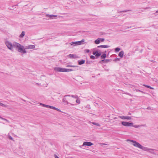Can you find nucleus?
<instances>
[{
	"label": "nucleus",
	"instance_id": "1",
	"mask_svg": "<svg viewBox=\"0 0 158 158\" xmlns=\"http://www.w3.org/2000/svg\"><path fill=\"white\" fill-rule=\"evenodd\" d=\"M6 45L7 48L10 50L13 51L14 50V48H15L16 50L19 52L26 53L27 51L24 49V46L21 45L20 44L16 42H14L13 44L11 42L7 41L5 43Z\"/></svg>",
	"mask_w": 158,
	"mask_h": 158
},
{
	"label": "nucleus",
	"instance_id": "2",
	"mask_svg": "<svg viewBox=\"0 0 158 158\" xmlns=\"http://www.w3.org/2000/svg\"><path fill=\"white\" fill-rule=\"evenodd\" d=\"M127 142H132V144L134 147L141 149L144 151H147L152 153L154 151V150L152 149L148 148L146 147H145L142 146L138 142L133 140L131 139H127Z\"/></svg>",
	"mask_w": 158,
	"mask_h": 158
},
{
	"label": "nucleus",
	"instance_id": "3",
	"mask_svg": "<svg viewBox=\"0 0 158 158\" xmlns=\"http://www.w3.org/2000/svg\"><path fill=\"white\" fill-rule=\"evenodd\" d=\"M65 97H69L68 99L69 101L70 104L73 105H76L77 103H79V99L77 95H66Z\"/></svg>",
	"mask_w": 158,
	"mask_h": 158
},
{
	"label": "nucleus",
	"instance_id": "4",
	"mask_svg": "<svg viewBox=\"0 0 158 158\" xmlns=\"http://www.w3.org/2000/svg\"><path fill=\"white\" fill-rule=\"evenodd\" d=\"M122 124L126 127H131L133 126V123H130L129 122L123 121L121 122Z\"/></svg>",
	"mask_w": 158,
	"mask_h": 158
},
{
	"label": "nucleus",
	"instance_id": "5",
	"mask_svg": "<svg viewBox=\"0 0 158 158\" xmlns=\"http://www.w3.org/2000/svg\"><path fill=\"white\" fill-rule=\"evenodd\" d=\"M54 70L59 72H66V69L62 68L59 67H57L54 68Z\"/></svg>",
	"mask_w": 158,
	"mask_h": 158
},
{
	"label": "nucleus",
	"instance_id": "6",
	"mask_svg": "<svg viewBox=\"0 0 158 158\" xmlns=\"http://www.w3.org/2000/svg\"><path fill=\"white\" fill-rule=\"evenodd\" d=\"M46 16L47 17L48 19H53L54 18H56L57 17V15L46 14Z\"/></svg>",
	"mask_w": 158,
	"mask_h": 158
},
{
	"label": "nucleus",
	"instance_id": "7",
	"mask_svg": "<svg viewBox=\"0 0 158 158\" xmlns=\"http://www.w3.org/2000/svg\"><path fill=\"white\" fill-rule=\"evenodd\" d=\"M45 107H46L47 108H50L51 109H52L56 110L57 111H58L59 112L61 111V110L60 109H59L58 108H56L54 106H51L45 105Z\"/></svg>",
	"mask_w": 158,
	"mask_h": 158
},
{
	"label": "nucleus",
	"instance_id": "8",
	"mask_svg": "<svg viewBox=\"0 0 158 158\" xmlns=\"http://www.w3.org/2000/svg\"><path fill=\"white\" fill-rule=\"evenodd\" d=\"M118 117L122 119H126L127 120H131L132 119V118L131 117L128 116H119Z\"/></svg>",
	"mask_w": 158,
	"mask_h": 158
},
{
	"label": "nucleus",
	"instance_id": "9",
	"mask_svg": "<svg viewBox=\"0 0 158 158\" xmlns=\"http://www.w3.org/2000/svg\"><path fill=\"white\" fill-rule=\"evenodd\" d=\"M35 48V45H30L26 46L25 48H24V49H25L26 50V49H34Z\"/></svg>",
	"mask_w": 158,
	"mask_h": 158
},
{
	"label": "nucleus",
	"instance_id": "10",
	"mask_svg": "<svg viewBox=\"0 0 158 158\" xmlns=\"http://www.w3.org/2000/svg\"><path fill=\"white\" fill-rule=\"evenodd\" d=\"M93 145V144L91 142H85L83 143V145L81 146H90Z\"/></svg>",
	"mask_w": 158,
	"mask_h": 158
},
{
	"label": "nucleus",
	"instance_id": "11",
	"mask_svg": "<svg viewBox=\"0 0 158 158\" xmlns=\"http://www.w3.org/2000/svg\"><path fill=\"white\" fill-rule=\"evenodd\" d=\"M68 56L69 58H78V56H77L76 54H70Z\"/></svg>",
	"mask_w": 158,
	"mask_h": 158
},
{
	"label": "nucleus",
	"instance_id": "12",
	"mask_svg": "<svg viewBox=\"0 0 158 158\" xmlns=\"http://www.w3.org/2000/svg\"><path fill=\"white\" fill-rule=\"evenodd\" d=\"M70 44L73 46L78 45H79V41L72 42L70 43Z\"/></svg>",
	"mask_w": 158,
	"mask_h": 158
},
{
	"label": "nucleus",
	"instance_id": "13",
	"mask_svg": "<svg viewBox=\"0 0 158 158\" xmlns=\"http://www.w3.org/2000/svg\"><path fill=\"white\" fill-rule=\"evenodd\" d=\"M110 47L108 45H100L98 46L97 47L98 48H107Z\"/></svg>",
	"mask_w": 158,
	"mask_h": 158
},
{
	"label": "nucleus",
	"instance_id": "14",
	"mask_svg": "<svg viewBox=\"0 0 158 158\" xmlns=\"http://www.w3.org/2000/svg\"><path fill=\"white\" fill-rule=\"evenodd\" d=\"M0 106H2V107L6 108L8 109L9 108V106L8 105H5L3 104L2 103L0 102Z\"/></svg>",
	"mask_w": 158,
	"mask_h": 158
},
{
	"label": "nucleus",
	"instance_id": "15",
	"mask_svg": "<svg viewBox=\"0 0 158 158\" xmlns=\"http://www.w3.org/2000/svg\"><path fill=\"white\" fill-rule=\"evenodd\" d=\"M0 106H2V107L6 108L8 109L9 108V106L8 105H5L3 104L2 103L0 102Z\"/></svg>",
	"mask_w": 158,
	"mask_h": 158
},
{
	"label": "nucleus",
	"instance_id": "16",
	"mask_svg": "<svg viewBox=\"0 0 158 158\" xmlns=\"http://www.w3.org/2000/svg\"><path fill=\"white\" fill-rule=\"evenodd\" d=\"M66 67H73L75 68V69L78 70V66H77L75 65H72L69 64H67L66 66Z\"/></svg>",
	"mask_w": 158,
	"mask_h": 158
},
{
	"label": "nucleus",
	"instance_id": "17",
	"mask_svg": "<svg viewBox=\"0 0 158 158\" xmlns=\"http://www.w3.org/2000/svg\"><path fill=\"white\" fill-rule=\"evenodd\" d=\"M63 102H64V104H70V102L69 101V102H68L66 100L65 98H64L63 99Z\"/></svg>",
	"mask_w": 158,
	"mask_h": 158
},
{
	"label": "nucleus",
	"instance_id": "18",
	"mask_svg": "<svg viewBox=\"0 0 158 158\" xmlns=\"http://www.w3.org/2000/svg\"><path fill=\"white\" fill-rule=\"evenodd\" d=\"M124 52L123 51L120 52L118 54V56L121 57H122L123 56Z\"/></svg>",
	"mask_w": 158,
	"mask_h": 158
},
{
	"label": "nucleus",
	"instance_id": "19",
	"mask_svg": "<svg viewBox=\"0 0 158 158\" xmlns=\"http://www.w3.org/2000/svg\"><path fill=\"white\" fill-rule=\"evenodd\" d=\"M25 35V32L24 31H23L21 34L20 35L19 37L21 38H23Z\"/></svg>",
	"mask_w": 158,
	"mask_h": 158
},
{
	"label": "nucleus",
	"instance_id": "20",
	"mask_svg": "<svg viewBox=\"0 0 158 158\" xmlns=\"http://www.w3.org/2000/svg\"><path fill=\"white\" fill-rule=\"evenodd\" d=\"M85 40L84 39H83L81 41H80V45L83 44H84L86 43V42H85Z\"/></svg>",
	"mask_w": 158,
	"mask_h": 158
},
{
	"label": "nucleus",
	"instance_id": "21",
	"mask_svg": "<svg viewBox=\"0 0 158 158\" xmlns=\"http://www.w3.org/2000/svg\"><path fill=\"white\" fill-rule=\"evenodd\" d=\"M143 85L145 87H146L147 88H150V89H154V88L153 87H152L151 86H149V85H145V84H143Z\"/></svg>",
	"mask_w": 158,
	"mask_h": 158
},
{
	"label": "nucleus",
	"instance_id": "22",
	"mask_svg": "<svg viewBox=\"0 0 158 158\" xmlns=\"http://www.w3.org/2000/svg\"><path fill=\"white\" fill-rule=\"evenodd\" d=\"M99 39L98 38L95 41V44H98L100 43V41Z\"/></svg>",
	"mask_w": 158,
	"mask_h": 158
},
{
	"label": "nucleus",
	"instance_id": "23",
	"mask_svg": "<svg viewBox=\"0 0 158 158\" xmlns=\"http://www.w3.org/2000/svg\"><path fill=\"white\" fill-rule=\"evenodd\" d=\"M144 126V125H133V126L132 127H134L136 128H137L141 127L142 126Z\"/></svg>",
	"mask_w": 158,
	"mask_h": 158
},
{
	"label": "nucleus",
	"instance_id": "24",
	"mask_svg": "<svg viewBox=\"0 0 158 158\" xmlns=\"http://www.w3.org/2000/svg\"><path fill=\"white\" fill-rule=\"evenodd\" d=\"M75 69H66V72H70V71H73L74 70H75Z\"/></svg>",
	"mask_w": 158,
	"mask_h": 158
},
{
	"label": "nucleus",
	"instance_id": "25",
	"mask_svg": "<svg viewBox=\"0 0 158 158\" xmlns=\"http://www.w3.org/2000/svg\"><path fill=\"white\" fill-rule=\"evenodd\" d=\"M131 11V10H125L121 11H119L118 10V13L125 12H126L127 11Z\"/></svg>",
	"mask_w": 158,
	"mask_h": 158
},
{
	"label": "nucleus",
	"instance_id": "26",
	"mask_svg": "<svg viewBox=\"0 0 158 158\" xmlns=\"http://www.w3.org/2000/svg\"><path fill=\"white\" fill-rule=\"evenodd\" d=\"M106 57V54H104L101 56V58L102 59H104Z\"/></svg>",
	"mask_w": 158,
	"mask_h": 158
},
{
	"label": "nucleus",
	"instance_id": "27",
	"mask_svg": "<svg viewBox=\"0 0 158 158\" xmlns=\"http://www.w3.org/2000/svg\"><path fill=\"white\" fill-rule=\"evenodd\" d=\"M85 60H82L80 61V65L82 64L85 63Z\"/></svg>",
	"mask_w": 158,
	"mask_h": 158
},
{
	"label": "nucleus",
	"instance_id": "28",
	"mask_svg": "<svg viewBox=\"0 0 158 158\" xmlns=\"http://www.w3.org/2000/svg\"><path fill=\"white\" fill-rule=\"evenodd\" d=\"M92 123L94 125L97 126H98L99 127H100V125L99 124H98L97 123H96L95 122H92Z\"/></svg>",
	"mask_w": 158,
	"mask_h": 158
},
{
	"label": "nucleus",
	"instance_id": "29",
	"mask_svg": "<svg viewBox=\"0 0 158 158\" xmlns=\"http://www.w3.org/2000/svg\"><path fill=\"white\" fill-rule=\"evenodd\" d=\"M8 137L11 140H13V141H15L13 138L10 135H8Z\"/></svg>",
	"mask_w": 158,
	"mask_h": 158
},
{
	"label": "nucleus",
	"instance_id": "30",
	"mask_svg": "<svg viewBox=\"0 0 158 158\" xmlns=\"http://www.w3.org/2000/svg\"><path fill=\"white\" fill-rule=\"evenodd\" d=\"M120 49L118 48H115V51L116 52H118L120 50Z\"/></svg>",
	"mask_w": 158,
	"mask_h": 158
},
{
	"label": "nucleus",
	"instance_id": "31",
	"mask_svg": "<svg viewBox=\"0 0 158 158\" xmlns=\"http://www.w3.org/2000/svg\"><path fill=\"white\" fill-rule=\"evenodd\" d=\"M101 54H102V53L101 52H99V53H98V52L97 54H96V56L97 57H98V56H101Z\"/></svg>",
	"mask_w": 158,
	"mask_h": 158
},
{
	"label": "nucleus",
	"instance_id": "32",
	"mask_svg": "<svg viewBox=\"0 0 158 158\" xmlns=\"http://www.w3.org/2000/svg\"><path fill=\"white\" fill-rule=\"evenodd\" d=\"M110 60H109V59H104V60H102L101 61H103V62H108V61H109Z\"/></svg>",
	"mask_w": 158,
	"mask_h": 158
},
{
	"label": "nucleus",
	"instance_id": "33",
	"mask_svg": "<svg viewBox=\"0 0 158 158\" xmlns=\"http://www.w3.org/2000/svg\"><path fill=\"white\" fill-rule=\"evenodd\" d=\"M136 92H141V93H144V94L145 93V92L142 91H141L140 90H139V89H136Z\"/></svg>",
	"mask_w": 158,
	"mask_h": 158
},
{
	"label": "nucleus",
	"instance_id": "34",
	"mask_svg": "<svg viewBox=\"0 0 158 158\" xmlns=\"http://www.w3.org/2000/svg\"><path fill=\"white\" fill-rule=\"evenodd\" d=\"M99 40H100V42H103L105 40V39L104 38H99Z\"/></svg>",
	"mask_w": 158,
	"mask_h": 158
},
{
	"label": "nucleus",
	"instance_id": "35",
	"mask_svg": "<svg viewBox=\"0 0 158 158\" xmlns=\"http://www.w3.org/2000/svg\"><path fill=\"white\" fill-rule=\"evenodd\" d=\"M98 52V51H96L95 52H93V55H95V56H96V54H97Z\"/></svg>",
	"mask_w": 158,
	"mask_h": 158
},
{
	"label": "nucleus",
	"instance_id": "36",
	"mask_svg": "<svg viewBox=\"0 0 158 158\" xmlns=\"http://www.w3.org/2000/svg\"><path fill=\"white\" fill-rule=\"evenodd\" d=\"M90 58L91 59H94L95 58V57L94 56H91Z\"/></svg>",
	"mask_w": 158,
	"mask_h": 158
},
{
	"label": "nucleus",
	"instance_id": "37",
	"mask_svg": "<svg viewBox=\"0 0 158 158\" xmlns=\"http://www.w3.org/2000/svg\"><path fill=\"white\" fill-rule=\"evenodd\" d=\"M90 51L89 49H85V52L87 53H89V52Z\"/></svg>",
	"mask_w": 158,
	"mask_h": 158
},
{
	"label": "nucleus",
	"instance_id": "38",
	"mask_svg": "<svg viewBox=\"0 0 158 158\" xmlns=\"http://www.w3.org/2000/svg\"><path fill=\"white\" fill-rule=\"evenodd\" d=\"M55 158H59L56 154L54 155Z\"/></svg>",
	"mask_w": 158,
	"mask_h": 158
},
{
	"label": "nucleus",
	"instance_id": "39",
	"mask_svg": "<svg viewBox=\"0 0 158 158\" xmlns=\"http://www.w3.org/2000/svg\"><path fill=\"white\" fill-rule=\"evenodd\" d=\"M40 104L41 105H42L44 107H45V104H43V103H40Z\"/></svg>",
	"mask_w": 158,
	"mask_h": 158
},
{
	"label": "nucleus",
	"instance_id": "40",
	"mask_svg": "<svg viewBox=\"0 0 158 158\" xmlns=\"http://www.w3.org/2000/svg\"><path fill=\"white\" fill-rule=\"evenodd\" d=\"M0 118L2 119H3V120H7L6 119L2 118V117H1L0 116Z\"/></svg>",
	"mask_w": 158,
	"mask_h": 158
},
{
	"label": "nucleus",
	"instance_id": "41",
	"mask_svg": "<svg viewBox=\"0 0 158 158\" xmlns=\"http://www.w3.org/2000/svg\"><path fill=\"white\" fill-rule=\"evenodd\" d=\"M90 62L89 61H86V63L87 64H90Z\"/></svg>",
	"mask_w": 158,
	"mask_h": 158
},
{
	"label": "nucleus",
	"instance_id": "42",
	"mask_svg": "<svg viewBox=\"0 0 158 158\" xmlns=\"http://www.w3.org/2000/svg\"><path fill=\"white\" fill-rule=\"evenodd\" d=\"M158 13V10L156 11L155 13Z\"/></svg>",
	"mask_w": 158,
	"mask_h": 158
},
{
	"label": "nucleus",
	"instance_id": "43",
	"mask_svg": "<svg viewBox=\"0 0 158 158\" xmlns=\"http://www.w3.org/2000/svg\"><path fill=\"white\" fill-rule=\"evenodd\" d=\"M103 144L104 145H106V143H103Z\"/></svg>",
	"mask_w": 158,
	"mask_h": 158
},
{
	"label": "nucleus",
	"instance_id": "44",
	"mask_svg": "<svg viewBox=\"0 0 158 158\" xmlns=\"http://www.w3.org/2000/svg\"><path fill=\"white\" fill-rule=\"evenodd\" d=\"M78 63L79 64V60H78Z\"/></svg>",
	"mask_w": 158,
	"mask_h": 158
},
{
	"label": "nucleus",
	"instance_id": "45",
	"mask_svg": "<svg viewBox=\"0 0 158 158\" xmlns=\"http://www.w3.org/2000/svg\"><path fill=\"white\" fill-rule=\"evenodd\" d=\"M114 118V119H116V117Z\"/></svg>",
	"mask_w": 158,
	"mask_h": 158
}]
</instances>
